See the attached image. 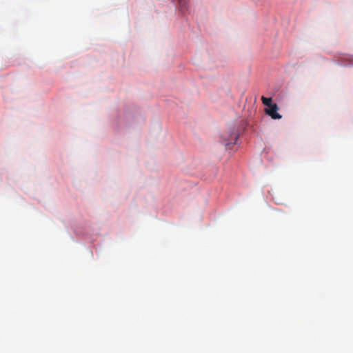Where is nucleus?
Listing matches in <instances>:
<instances>
[{"label": "nucleus", "instance_id": "obj_1", "mask_svg": "<svg viewBox=\"0 0 353 353\" xmlns=\"http://www.w3.org/2000/svg\"><path fill=\"white\" fill-rule=\"evenodd\" d=\"M278 106L276 103H274L269 108L265 109V113L270 116L273 119H280L281 118V115L277 112Z\"/></svg>", "mask_w": 353, "mask_h": 353}, {"label": "nucleus", "instance_id": "obj_2", "mask_svg": "<svg viewBox=\"0 0 353 353\" xmlns=\"http://www.w3.org/2000/svg\"><path fill=\"white\" fill-rule=\"evenodd\" d=\"M261 101H262L263 103L265 105H266V106H268L269 108L271 107L273 105L272 103V98H270V97L268 98V97H265L263 96L261 97Z\"/></svg>", "mask_w": 353, "mask_h": 353}]
</instances>
